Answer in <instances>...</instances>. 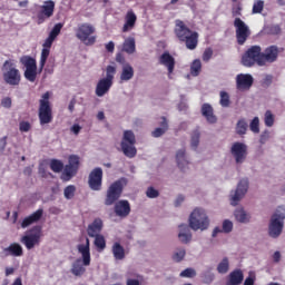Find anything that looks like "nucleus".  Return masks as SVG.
Instances as JSON below:
<instances>
[{"label": "nucleus", "instance_id": "1", "mask_svg": "<svg viewBox=\"0 0 285 285\" xmlns=\"http://www.w3.org/2000/svg\"><path fill=\"white\" fill-rule=\"evenodd\" d=\"M128 185V179L120 178L109 186L105 197V205L112 206L114 213L119 218H126L130 215L131 208L128 200H119L124 194V187Z\"/></svg>", "mask_w": 285, "mask_h": 285}, {"label": "nucleus", "instance_id": "2", "mask_svg": "<svg viewBox=\"0 0 285 285\" xmlns=\"http://www.w3.org/2000/svg\"><path fill=\"white\" fill-rule=\"evenodd\" d=\"M174 32L188 50H195L199 46V33L190 30L184 21L176 20Z\"/></svg>", "mask_w": 285, "mask_h": 285}, {"label": "nucleus", "instance_id": "3", "mask_svg": "<svg viewBox=\"0 0 285 285\" xmlns=\"http://www.w3.org/2000/svg\"><path fill=\"white\" fill-rule=\"evenodd\" d=\"M77 249L82 256V265H81V259H77L76 262H73L71 266V274H73L77 277H81L83 276V274H86V267L90 266V262H91L90 239L86 238V244L78 245Z\"/></svg>", "mask_w": 285, "mask_h": 285}, {"label": "nucleus", "instance_id": "4", "mask_svg": "<svg viewBox=\"0 0 285 285\" xmlns=\"http://www.w3.org/2000/svg\"><path fill=\"white\" fill-rule=\"evenodd\" d=\"M262 51L261 46H252L242 56V65L247 68L255 67V65L264 67Z\"/></svg>", "mask_w": 285, "mask_h": 285}, {"label": "nucleus", "instance_id": "5", "mask_svg": "<svg viewBox=\"0 0 285 285\" xmlns=\"http://www.w3.org/2000/svg\"><path fill=\"white\" fill-rule=\"evenodd\" d=\"M210 226V220L208 219V215L202 208H196L189 216V227L197 230H206Z\"/></svg>", "mask_w": 285, "mask_h": 285}, {"label": "nucleus", "instance_id": "6", "mask_svg": "<svg viewBox=\"0 0 285 285\" xmlns=\"http://www.w3.org/2000/svg\"><path fill=\"white\" fill-rule=\"evenodd\" d=\"M95 32H97L95 26L90 23H81L76 30V37L85 46H95V43L97 42V36H95Z\"/></svg>", "mask_w": 285, "mask_h": 285}, {"label": "nucleus", "instance_id": "7", "mask_svg": "<svg viewBox=\"0 0 285 285\" xmlns=\"http://www.w3.org/2000/svg\"><path fill=\"white\" fill-rule=\"evenodd\" d=\"M117 75V68L114 66H108L106 68V78H102L98 81L96 86V96L104 97L110 88H112V83L115 80V76Z\"/></svg>", "mask_w": 285, "mask_h": 285}, {"label": "nucleus", "instance_id": "8", "mask_svg": "<svg viewBox=\"0 0 285 285\" xmlns=\"http://www.w3.org/2000/svg\"><path fill=\"white\" fill-rule=\"evenodd\" d=\"M2 77L7 85L19 86L21 81L20 71L11 60H6L2 66Z\"/></svg>", "mask_w": 285, "mask_h": 285}, {"label": "nucleus", "instance_id": "9", "mask_svg": "<svg viewBox=\"0 0 285 285\" xmlns=\"http://www.w3.org/2000/svg\"><path fill=\"white\" fill-rule=\"evenodd\" d=\"M38 117L40 125H48L52 122V106L50 105V92L42 95V99L39 101Z\"/></svg>", "mask_w": 285, "mask_h": 285}, {"label": "nucleus", "instance_id": "10", "mask_svg": "<svg viewBox=\"0 0 285 285\" xmlns=\"http://www.w3.org/2000/svg\"><path fill=\"white\" fill-rule=\"evenodd\" d=\"M136 144L137 139L135 132H132V130H126L120 144L121 150L126 157L135 158V156H137V148H135Z\"/></svg>", "mask_w": 285, "mask_h": 285}, {"label": "nucleus", "instance_id": "11", "mask_svg": "<svg viewBox=\"0 0 285 285\" xmlns=\"http://www.w3.org/2000/svg\"><path fill=\"white\" fill-rule=\"evenodd\" d=\"M285 214L275 213L271 217L268 225V235L272 238H278L284 230Z\"/></svg>", "mask_w": 285, "mask_h": 285}, {"label": "nucleus", "instance_id": "12", "mask_svg": "<svg viewBox=\"0 0 285 285\" xmlns=\"http://www.w3.org/2000/svg\"><path fill=\"white\" fill-rule=\"evenodd\" d=\"M20 63L26 68L24 78L30 82L37 81V59L30 56H23L20 58Z\"/></svg>", "mask_w": 285, "mask_h": 285}, {"label": "nucleus", "instance_id": "13", "mask_svg": "<svg viewBox=\"0 0 285 285\" xmlns=\"http://www.w3.org/2000/svg\"><path fill=\"white\" fill-rule=\"evenodd\" d=\"M21 243L28 250L39 245V243H41V227H33L30 229L29 234L21 238Z\"/></svg>", "mask_w": 285, "mask_h": 285}, {"label": "nucleus", "instance_id": "14", "mask_svg": "<svg viewBox=\"0 0 285 285\" xmlns=\"http://www.w3.org/2000/svg\"><path fill=\"white\" fill-rule=\"evenodd\" d=\"M234 27L236 28V40L239 46H244L246 43V40H248V37H250V29H248V26L242 19L236 18L234 20Z\"/></svg>", "mask_w": 285, "mask_h": 285}, {"label": "nucleus", "instance_id": "15", "mask_svg": "<svg viewBox=\"0 0 285 285\" xmlns=\"http://www.w3.org/2000/svg\"><path fill=\"white\" fill-rule=\"evenodd\" d=\"M39 8L40 9L37 12L36 17L38 24H42L43 22H46V20L55 16V1H45L43 6H40Z\"/></svg>", "mask_w": 285, "mask_h": 285}, {"label": "nucleus", "instance_id": "16", "mask_svg": "<svg viewBox=\"0 0 285 285\" xmlns=\"http://www.w3.org/2000/svg\"><path fill=\"white\" fill-rule=\"evenodd\" d=\"M230 154L236 164H244L246 161V157H248V146L244 142H234L230 148Z\"/></svg>", "mask_w": 285, "mask_h": 285}, {"label": "nucleus", "instance_id": "17", "mask_svg": "<svg viewBox=\"0 0 285 285\" xmlns=\"http://www.w3.org/2000/svg\"><path fill=\"white\" fill-rule=\"evenodd\" d=\"M88 185L94 191L101 190V186L104 185V170L101 168H95L89 174Z\"/></svg>", "mask_w": 285, "mask_h": 285}, {"label": "nucleus", "instance_id": "18", "mask_svg": "<svg viewBox=\"0 0 285 285\" xmlns=\"http://www.w3.org/2000/svg\"><path fill=\"white\" fill-rule=\"evenodd\" d=\"M78 169H79V157L77 156L69 157V165L65 167L61 179L66 181L72 179L77 175Z\"/></svg>", "mask_w": 285, "mask_h": 285}, {"label": "nucleus", "instance_id": "19", "mask_svg": "<svg viewBox=\"0 0 285 285\" xmlns=\"http://www.w3.org/2000/svg\"><path fill=\"white\" fill-rule=\"evenodd\" d=\"M158 63L167 68L168 71V78L170 79L173 76V72H175V58L173 55L168 51H165L159 58H158Z\"/></svg>", "mask_w": 285, "mask_h": 285}, {"label": "nucleus", "instance_id": "20", "mask_svg": "<svg viewBox=\"0 0 285 285\" xmlns=\"http://www.w3.org/2000/svg\"><path fill=\"white\" fill-rule=\"evenodd\" d=\"M279 57V49L276 46H271L265 49V51H262V60H263V67H265L267 63H274L278 60Z\"/></svg>", "mask_w": 285, "mask_h": 285}, {"label": "nucleus", "instance_id": "21", "mask_svg": "<svg viewBox=\"0 0 285 285\" xmlns=\"http://www.w3.org/2000/svg\"><path fill=\"white\" fill-rule=\"evenodd\" d=\"M247 191H248V179H242L237 185L234 196H232L230 204L233 206H237L239 200L244 198Z\"/></svg>", "mask_w": 285, "mask_h": 285}, {"label": "nucleus", "instance_id": "22", "mask_svg": "<svg viewBox=\"0 0 285 285\" xmlns=\"http://www.w3.org/2000/svg\"><path fill=\"white\" fill-rule=\"evenodd\" d=\"M253 76L250 75H237L236 77V88L240 91L248 90L253 87Z\"/></svg>", "mask_w": 285, "mask_h": 285}, {"label": "nucleus", "instance_id": "23", "mask_svg": "<svg viewBox=\"0 0 285 285\" xmlns=\"http://www.w3.org/2000/svg\"><path fill=\"white\" fill-rule=\"evenodd\" d=\"M104 229V222L101 218H96L87 228V234L89 237H97L101 235V230Z\"/></svg>", "mask_w": 285, "mask_h": 285}, {"label": "nucleus", "instance_id": "24", "mask_svg": "<svg viewBox=\"0 0 285 285\" xmlns=\"http://www.w3.org/2000/svg\"><path fill=\"white\" fill-rule=\"evenodd\" d=\"M42 217H43V209H38L37 212H35L33 214H31L30 216L26 217L22 220L21 228H27L32 224L39 223V220H41Z\"/></svg>", "mask_w": 285, "mask_h": 285}, {"label": "nucleus", "instance_id": "25", "mask_svg": "<svg viewBox=\"0 0 285 285\" xmlns=\"http://www.w3.org/2000/svg\"><path fill=\"white\" fill-rule=\"evenodd\" d=\"M179 234L178 239L183 244H188L190 240H193V233L190 232V226L188 225H179Z\"/></svg>", "mask_w": 285, "mask_h": 285}, {"label": "nucleus", "instance_id": "26", "mask_svg": "<svg viewBox=\"0 0 285 285\" xmlns=\"http://www.w3.org/2000/svg\"><path fill=\"white\" fill-rule=\"evenodd\" d=\"M137 23V14L132 11H128L125 16V24L122 27V32H128L135 29V24Z\"/></svg>", "mask_w": 285, "mask_h": 285}, {"label": "nucleus", "instance_id": "27", "mask_svg": "<svg viewBox=\"0 0 285 285\" xmlns=\"http://www.w3.org/2000/svg\"><path fill=\"white\" fill-rule=\"evenodd\" d=\"M244 282V273L242 269H235L228 275L226 285H242Z\"/></svg>", "mask_w": 285, "mask_h": 285}, {"label": "nucleus", "instance_id": "28", "mask_svg": "<svg viewBox=\"0 0 285 285\" xmlns=\"http://www.w3.org/2000/svg\"><path fill=\"white\" fill-rule=\"evenodd\" d=\"M202 115L206 118V120H207L209 124H215V122H217V117H216L215 114H214V110H213V106H212V105L204 104V105L202 106Z\"/></svg>", "mask_w": 285, "mask_h": 285}, {"label": "nucleus", "instance_id": "29", "mask_svg": "<svg viewBox=\"0 0 285 285\" xmlns=\"http://www.w3.org/2000/svg\"><path fill=\"white\" fill-rule=\"evenodd\" d=\"M3 254L4 256L20 257L23 255V249L19 244L13 243L9 247L3 249Z\"/></svg>", "mask_w": 285, "mask_h": 285}, {"label": "nucleus", "instance_id": "30", "mask_svg": "<svg viewBox=\"0 0 285 285\" xmlns=\"http://www.w3.org/2000/svg\"><path fill=\"white\" fill-rule=\"evenodd\" d=\"M176 161L181 171L186 170V167L190 165L188 160H186V149H180L176 153Z\"/></svg>", "mask_w": 285, "mask_h": 285}, {"label": "nucleus", "instance_id": "31", "mask_svg": "<svg viewBox=\"0 0 285 285\" xmlns=\"http://www.w3.org/2000/svg\"><path fill=\"white\" fill-rule=\"evenodd\" d=\"M132 77H135V69L128 63L125 65L120 73V83L129 81Z\"/></svg>", "mask_w": 285, "mask_h": 285}, {"label": "nucleus", "instance_id": "32", "mask_svg": "<svg viewBox=\"0 0 285 285\" xmlns=\"http://www.w3.org/2000/svg\"><path fill=\"white\" fill-rule=\"evenodd\" d=\"M111 252L116 261H124V258H126V249H124L122 245L119 243L112 245Z\"/></svg>", "mask_w": 285, "mask_h": 285}, {"label": "nucleus", "instance_id": "33", "mask_svg": "<svg viewBox=\"0 0 285 285\" xmlns=\"http://www.w3.org/2000/svg\"><path fill=\"white\" fill-rule=\"evenodd\" d=\"M160 128H156L153 132L151 136L154 138H159L161 136H164V134H166V131H168V120L166 119V117H161L160 118Z\"/></svg>", "mask_w": 285, "mask_h": 285}, {"label": "nucleus", "instance_id": "34", "mask_svg": "<svg viewBox=\"0 0 285 285\" xmlns=\"http://www.w3.org/2000/svg\"><path fill=\"white\" fill-rule=\"evenodd\" d=\"M230 232H233V222H230V220H225V222L223 223V229L219 228V227H216V228L214 229L212 236H213V237H217V234H219V233L228 234V233H230Z\"/></svg>", "mask_w": 285, "mask_h": 285}, {"label": "nucleus", "instance_id": "35", "mask_svg": "<svg viewBox=\"0 0 285 285\" xmlns=\"http://www.w3.org/2000/svg\"><path fill=\"white\" fill-rule=\"evenodd\" d=\"M92 238H95L94 245H95L97 252L98 253L105 252L106 250V237H104V235H98V236H94Z\"/></svg>", "mask_w": 285, "mask_h": 285}, {"label": "nucleus", "instance_id": "36", "mask_svg": "<svg viewBox=\"0 0 285 285\" xmlns=\"http://www.w3.org/2000/svg\"><path fill=\"white\" fill-rule=\"evenodd\" d=\"M135 38H128L125 40L122 45V51L127 52L128 55L135 53Z\"/></svg>", "mask_w": 285, "mask_h": 285}, {"label": "nucleus", "instance_id": "37", "mask_svg": "<svg viewBox=\"0 0 285 285\" xmlns=\"http://www.w3.org/2000/svg\"><path fill=\"white\" fill-rule=\"evenodd\" d=\"M234 216L239 223H248L250 220V216H248V214H246V212H244L242 208L236 209Z\"/></svg>", "mask_w": 285, "mask_h": 285}, {"label": "nucleus", "instance_id": "38", "mask_svg": "<svg viewBox=\"0 0 285 285\" xmlns=\"http://www.w3.org/2000/svg\"><path fill=\"white\" fill-rule=\"evenodd\" d=\"M200 72H202V60L196 59L190 65V75L193 77H197V76H199Z\"/></svg>", "mask_w": 285, "mask_h": 285}, {"label": "nucleus", "instance_id": "39", "mask_svg": "<svg viewBox=\"0 0 285 285\" xmlns=\"http://www.w3.org/2000/svg\"><path fill=\"white\" fill-rule=\"evenodd\" d=\"M48 57H50V49L42 48L41 56H40L39 72L43 71V68L46 67V62L48 61Z\"/></svg>", "mask_w": 285, "mask_h": 285}, {"label": "nucleus", "instance_id": "40", "mask_svg": "<svg viewBox=\"0 0 285 285\" xmlns=\"http://www.w3.org/2000/svg\"><path fill=\"white\" fill-rule=\"evenodd\" d=\"M246 130H248V124L246 122V120L244 119L238 120L236 125V134L239 136H244L246 135Z\"/></svg>", "mask_w": 285, "mask_h": 285}, {"label": "nucleus", "instance_id": "41", "mask_svg": "<svg viewBox=\"0 0 285 285\" xmlns=\"http://www.w3.org/2000/svg\"><path fill=\"white\" fill-rule=\"evenodd\" d=\"M230 268V263L228 262V258L225 257L217 266L218 274H226L228 273V269Z\"/></svg>", "mask_w": 285, "mask_h": 285}, {"label": "nucleus", "instance_id": "42", "mask_svg": "<svg viewBox=\"0 0 285 285\" xmlns=\"http://www.w3.org/2000/svg\"><path fill=\"white\" fill-rule=\"evenodd\" d=\"M219 104L222 107L228 108L230 107V96L226 91H220V100Z\"/></svg>", "mask_w": 285, "mask_h": 285}, {"label": "nucleus", "instance_id": "43", "mask_svg": "<svg viewBox=\"0 0 285 285\" xmlns=\"http://www.w3.org/2000/svg\"><path fill=\"white\" fill-rule=\"evenodd\" d=\"M50 168L53 173H61L63 170V163H61V160L52 159Z\"/></svg>", "mask_w": 285, "mask_h": 285}, {"label": "nucleus", "instance_id": "44", "mask_svg": "<svg viewBox=\"0 0 285 285\" xmlns=\"http://www.w3.org/2000/svg\"><path fill=\"white\" fill-rule=\"evenodd\" d=\"M185 257H186V249L180 248L176 253H174V255L171 256V259L175 263H180L181 261H184Z\"/></svg>", "mask_w": 285, "mask_h": 285}, {"label": "nucleus", "instance_id": "45", "mask_svg": "<svg viewBox=\"0 0 285 285\" xmlns=\"http://www.w3.org/2000/svg\"><path fill=\"white\" fill-rule=\"evenodd\" d=\"M264 121H265V126L267 127H273L275 125V116L271 110H267L265 112Z\"/></svg>", "mask_w": 285, "mask_h": 285}, {"label": "nucleus", "instance_id": "46", "mask_svg": "<svg viewBox=\"0 0 285 285\" xmlns=\"http://www.w3.org/2000/svg\"><path fill=\"white\" fill-rule=\"evenodd\" d=\"M261 120L258 117H255L250 125H249V129L250 131H253L254 134H259L261 132Z\"/></svg>", "mask_w": 285, "mask_h": 285}, {"label": "nucleus", "instance_id": "47", "mask_svg": "<svg viewBox=\"0 0 285 285\" xmlns=\"http://www.w3.org/2000/svg\"><path fill=\"white\" fill-rule=\"evenodd\" d=\"M62 29H63V23H57V24H55V27L50 31L49 36H51V38H53V39H57L59 33H61Z\"/></svg>", "mask_w": 285, "mask_h": 285}, {"label": "nucleus", "instance_id": "48", "mask_svg": "<svg viewBox=\"0 0 285 285\" xmlns=\"http://www.w3.org/2000/svg\"><path fill=\"white\" fill-rule=\"evenodd\" d=\"M179 276L183 278H193V277L197 276V272H195V269H193V268H187V269L183 271Z\"/></svg>", "mask_w": 285, "mask_h": 285}, {"label": "nucleus", "instance_id": "49", "mask_svg": "<svg viewBox=\"0 0 285 285\" xmlns=\"http://www.w3.org/2000/svg\"><path fill=\"white\" fill-rule=\"evenodd\" d=\"M265 2L258 0L253 6V13H262L264 11Z\"/></svg>", "mask_w": 285, "mask_h": 285}, {"label": "nucleus", "instance_id": "50", "mask_svg": "<svg viewBox=\"0 0 285 285\" xmlns=\"http://www.w3.org/2000/svg\"><path fill=\"white\" fill-rule=\"evenodd\" d=\"M199 130H196L193 132L191 135V148L197 149V147L199 146Z\"/></svg>", "mask_w": 285, "mask_h": 285}, {"label": "nucleus", "instance_id": "51", "mask_svg": "<svg viewBox=\"0 0 285 285\" xmlns=\"http://www.w3.org/2000/svg\"><path fill=\"white\" fill-rule=\"evenodd\" d=\"M75 191H77V188L75 186H68L65 188V198L72 199L75 197Z\"/></svg>", "mask_w": 285, "mask_h": 285}, {"label": "nucleus", "instance_id": "52", "mask_svg": "<svg viewBox=\"0 0 285 285\" xmlns=\"http://www.w3.org/2000/svg\"><path fill=\"white\" fill-rule=\"evenodd\" d=\"M202 278H203V283L210 285V283L215 281V274L207 272L203 274Z\"/></svg>", "mask_w": 285, "mask_h": 285}, {"label": "nucleus", "instance_id": "53", "mask_svg": "<svg viewBox=\"0 0 285 285\" xmlns=\"http://www.w3.org/2000/svg\"><path fill=\"white\" fill-rule=\"evenodd\" d=\"M30 129H31L30 122H28V121H20L19 122V130L21 132H28V131H30Z\"/></svg>", "mask_w": 285, "mask_h": 285}, {"label": "nucleus", "instance_id": "54", "mask_svg": "<svg viewBox=\"0 0 285 285\" xmlns=\"http://www.w3.org/2000/svg\"><path fill=\"white\" fill-rule=\"evenodd\" d=\"M146 195H147V197H149V198H157V197H159V190H157V189H155V188H153V187H149V188L147 189V191H146Z\"/></svg>", "mask_w": 285, "mask_h": 285}, {"label": "nucleus", "instance_id": "55", "mask_svg": "<svg viewBox=\"0 0 285 285\" xmlns=\"http://www.w3.org/2000/svg\"><path fill=\"white\" fill-rule=\"evenodd\" d=\"M213 58V49L207 48L203 53V61L208 62Z\"/></svg>", "mask_w": 285, "mask_h": 285}, {"label": "nucleus", "instance_id": "56", "mask_svg": "<svg viewBox=\"0 0 285 285\" xmlns=\"http://www.w3.org/2000/svg\"><path fill=\"white\" fill-rule=\"evenodd\" d=\"M55 40L56 39L53 37L49 36L42 45L43 49L50 50V48H52V43L55 42Z\"/></svg>", "mask_w": 285, "mask_h": 285}, {"label": "nucleus", "instance_id": "57", "mask_svg": "<svg viewBox=\"0 0 285 285\" xmlns=\"http://www.w3.org/2000/svg\"><path fill=\"white\" fill-rule=\"evenodd\" d=\"M271 138V132L268 130H265L262 135H261V138H259V142L262 145L266 144Z\"/></svg>", "mask_w": 285, "mask_h": 285}, {"label": "nucleus", "instance_id": "58", "mask_svg": "<svg viewBox=\"0 0 285 285\" xmlns=\"http://www.w3.org/2000/svg\"><path fill=\"white\" fill-rule=\"evenodd\" d=\"M1 105H2V107L9 109L12 105V101L9 97H7V98L2 99Z\"/></svg>", "mask_w": 285, "mask_h": 285}, {"label": "nucleus", "instance_id": "59", "mask_svg": "<svg viewBox=\"0 0 285 285\" xmlns=\"http://www.w3.org/2000/svg\"><path fill=\"white\" fill-rule=\"evenodd\" d=\"M232 16L233 17H242V7H236L232 9Z\"/></svg>", "mask_w": 285, "mask_h": 285}, {"label": "nucleus", "instance_id": "60", "mask_svg": "<svg viewBox=\"0 0 285 285\" xmlns=\"http://www.w3.org/2000/svg\"><path fill=\"white\" fill-rule=\"evenodd\" d=\"M269 32L272 35H279L282 32V28L281 26H272L269 29Z\"/></svg>", "mask_w": 285, "mask_h": 285}, {"label": "nucleus", "instance_id": "61", "mask_svg": "<svg viewBox=\"0 0 285 285\" xmlns=\"http://www.w3.org/2000/svg\"><path fill=\"white\" fill-rule=\"evenodd\" d=\"M7 146V137L0 139V154H2Z\"/></svg>", "mask_w": 285, "mask_h": 285}, {"label": "nucleus", "instance_id": "62", "mask_svg": "<svg viewBox=\"0 0 285 285\" xmlns=\"http://www.w3.org/2000/svg\"><path fill=\"white\" fill-rule=\"evenodd\" d=\"M71 131L75 134V135H79V132L81 131V126L79 125H73L71 127Z\"/></svg>", "mask_w": 285, "mask_h": 285}, {"label": "nucleus", "instance_id": "63", "mask_svg": "<svg viewBox=\"0 0 285 285\" xmlns=\"http://www.w3.org/2000/svg\"><path fill=\"white\" fill-rule=\"evenodd\" d=\"M106 50L109 52L115 51V42L110 41L108 45H106Z\"/></svg>", "mask_w": 285, "mask_h": 285}, {"label": "nucleus", "instance_id": "64", "mask_svg": "<svg viewBox=\"0 0 285 285\" xmlns=\"http://www.w3.org/2000/svg\"><path fill=\"white\" fill-rule=\"evenodd\" d=\"M244 285H255V278L247 277L244 282Z\"/></svg>", "mask_w": 285, "mask_h": 285}]
</instances>
